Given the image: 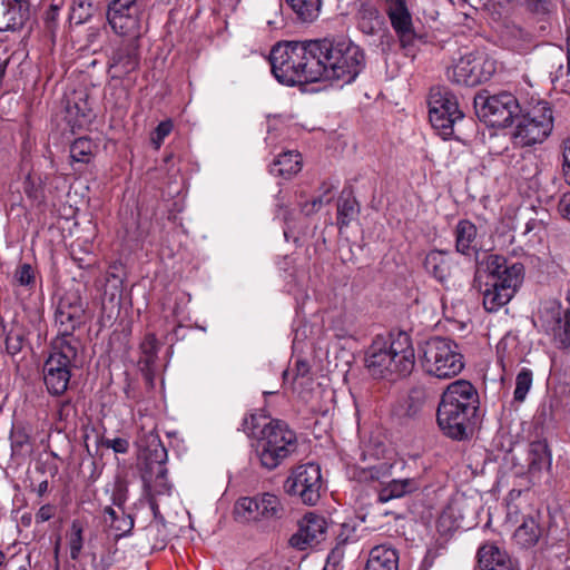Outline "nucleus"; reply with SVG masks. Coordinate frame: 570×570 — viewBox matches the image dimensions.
<instances>
[{
	"label": "nucleus",
	"mask_w": 570,
	"mask_h": 570,
	"mask_svg": "<svg viewBox=\"0 0 570 570\" xmlns=\"http://www.w3.org/2000/svg\"><path fill=\"white\" fill-rule=\"evenodd\" d=\"M243 432L253 440V448L261 465L271 471L296 451L297 438L288 425L264 413H250L242 423Z\"/></svg>",
	"instance_id": "nucleus-1"
},
{
	"label": "nucleus",
	"mask_w": 570,
	"mask_h": 570,
	"mask_svg": "<svg viewBox=\"0 0 570 570\" xmlns=\"http://www.w3.org/2000/svg\"><path fill=\"white\" fill-rule=\"evenodd\" d=\"M480 397L466 380L450 383L441 395L436 411L438 425L444 435L462 441L468 439L478 422Z\"/></svg>",
	"instance_id": "nucleus-2"
},
{
	"label": "nucleus",
	"mask_w": 570,
	"mask_h": 570,
	"mask_svg": "<svg viewBox=\"0 0 570 570\" xmlns=\"http://www.w3.org/2000/svg\"><path fill=\"white\" fill-rule=\"evenodd\" d=\"M365 367L375 379L395 380L412 373L415 352L405 331L376 335L365 352Z\"/></svg>",
	"instance_id": "nucleus-3"
},
{
	"label": "nucleus",
	"mask_w": 570,
	"mask_h": 570,
	"mask_svg": "<svg viewBox=\"0 0 570 570\" xmlns=\"http://www.w3.org/2000/svg\"><path fill=\"white\" fill-rule=\"evenodd\" d=\"M318 81L350 85L366 66L363 49L344 36L317 39Z\"/></svg>",
	"instance_id": "nucleus-4"
},
{
	"label": "nucleus",
	"mask_w": 570,
	"mask_h": 570,
	"mask_svg": "<svg viewBox=\"0 0 570 570\" xmlns=\"http://www.w3.org/2000/svg\"><path fill=\"white\" fill-rule=\"evenodd\" d=\"M268 59L273 76L282 85L318 82L317 39L279 41L272 47Z\"/></svg>",
	"instance_id": "nucleus-5"
},
{
	"label": "nucleus",
	"mask_w": 570,
	"mask_h": 570,
	"mask_svg": "<svg viewBox=\"0 0 570 570\" xmlns=\"http://www.w3.org/2000/svg\"><path fill=\"white\" fill-rule=\"evenodd\" d=\"M490 281L483 291V306L488 312H498L508 304L522 284L524 267L521 263H508L504 256L491 254L485 259Z\"/></svg>",
	"instance_id": "nucleus-6"
},
{
	"label": "nucleus",
	"mask_w": 570,
	"mask_h": 570,
	"mask_svg": "<svg viewBox=\"0 0 570 570\" xmlns=\"http://www.w3.org/2000/svg\"><path fill=\"white\" fill-rule=\"evenodd\" d=\"M423 371L436 379H452L464 368V357L459 345L451 338L434 336L420 348Z\"/></svg>",
	"instance_id": "nucleus-7"
},
{
	"label": "nucleus",
	"mask_w": 570,
	"mask_h": 570,
	"mask_svg": "<svg viewBox=\"0 0 570 570\" xmlns=\"http://www.w3.org/2000/svg\"><path fill=\"white\" fill-rule=\"evenodd\" d=\"M79 351L66 342L50 344V353L42 367L43 383L50 395L61 396L67 392L72 370L78 367Z\"/></svg>",
	"instance_id": "nucleus-8"
},
{
	"label": "nucleus",
	"mask_w": 570,
	"mask_h": 570,
	"mask_svg": "<svg viewBox=\"0 0 570 570\" xmlns=\"http://www.w3.org/2000/svg\"><path fill=\"white\" fill-rule=\"evenodd\" d=\"M517 119L512 138L521 147L542 144L553 129V111L547 101H539L524 114L520 112Z\"/></svg>",
	"instance_id": "nucleus-9"
},
{
	"label": "nucleus",
	"mask_w": 570,
	"mask_h": 570,
	"mask_svg": "<svg viewBox=\"0 0 570 570\" xmlns=\"http://www.w3.org/2000/svg\"><path fill=\"white\" fill-rule=\"evenodd\" d=\"M473 104L479 119L491 127L505 128L521 112L519 100L509 91L493 95L487 90L481 91L475 95Z\"/></svg>",
	"instance_id": "nucleus-10"
},
{
	"label": "nucleus",
	"mask_w": 570,
	"mask_h": 570,
	"mask_svg": "<svg viewBox=\"0 0 570 570\" xmlns=\"http://www.w3.org/2000/svg\"><path fill=\"white\" fill-rule=\"evenodd\" d=\"M429 119L443 139L454 135L456 121L464 118L455 95L446 87H433L429 95Z\"/></svg>",
	"instance_id": "nucleus-11"
},
{
	"label": "nucleus",
	"mask_w": 570,
	"mask_h": 570,
	"mask_svg": "<svg viewBox=\"0 0 570 570\" xmlns=\"http://www.w3.org/2000/svg\"><path fill=\"white\" fill-rule=\"evenodd\" d=\"M533 325L549 335L559 348L570 346V308H564L560 301L541 302Z\"/></svg>",
	"instance_id": "nucleus-12"
},
{
	"label": "nucleus",
	"mask_w": 570,
	"mask_h": 570,
	"mask_svg": "<svg viewBox=\"0 0 570 570\" xmlns=\"http://www.w3.org/2000/svg\"><path fill=\"white\" fill-rule=\"evenodd\" d=\"M146 3L144 0H114L107 19L111 29L128 39H140L144 32Z\"/></svg>",
	"instance_id": "nucleus-13"
},
{
	"label": "nucleus",
	"mask_w": 570,
	"mask_h": 570,
	"mask_svg": "<svg viewBox=\"0 0 570 570\" xmlns=\"http://www.w3.org/2000/svg\"><path fill=\"white\" fill-rule=\"evenodd\" d=\"M495 68L491 60L478 52H465L446 68V78L455 85L474 87L488 81Z\"/></svg>",
	"instance_id": "nucleus-14"
},
{
	"label": "nucleus",
	"mask_w": 570,
	"mask_h": 570,
	"mask_svg": "<svg viewBox=\"0 0 570 570\" xmlns=\"http://www.w3.org/2000/svg\"><path fill=\"white\" fill-rule=\"evenodd\" d=\"M141 445L138 460L144 470L145 479L155 478V491L158 494L170 492V484L167 481L166 462L168 459L167 450L158 435L150 434Z\"/></svg>",
	"instance_id": "nucleus-15"
},
{
	"label": "nucleus",
	"mask_w": 570,
	"mask_h": 570,
	"mask_svg": "<svg viewBox=\"0 0 570 570\" xmlns=\"http://www.w3.org/2000/svg\"><path fill=\"white\" fill-rule=\"evenodd\" d=\"M289 495H295L306 505H315L321 498L322 474L315 463L301 464L292 470L284 483Z\"/></svg>",
	"instance_id": "nucleus-16"
},
{
	"label": "nucleus",
	"mask_w": 570,
	"mask_h": 570,
	"mask_svg": "<svg viewBox=\"0 0 570 570\" xmlns=\"http://www.w3.org/2000/svg\"><path fill=\"white\" fill-rule=\"evenodd\" d=\"M140 65L139 39L121 41L111 52L109 58V71L112 78H122L137 70Z\"/></svg>",
	"instance_id": "nucleus-17"
},
{
	"label": "nucleus",
	"mask_w": 570,
	"mask_h": 570,
	"mask_svg": "<svg viewBox=\"0 0 570 570\" xmlns=\"http://www.w3.org/2000/svg\"><path fill=\"white\" fill-rule=\"evenodd\" d=\"M385 13L402 46L409 45L414 37V27L406 1L385 0Z\"/></svg>",
	"instance_id": "nucleus-18"
},
{
	"label": "nucleus",
	"mask_w": 570,
	"mask_h": 570,
	"mask_svg": "<svg viewBox=\"0 0 570 570\" xmlns=\"http://www.w3.org/2000/svg\"><path fill=\"white\" fill-rule=\"evenodd\" d=\"M326 530V521L315 513H306L299 523V529L289 539V544L298 550L318 543Z\"/></svg>",
	"instance_id": "nucleus-19"
},
{
	"label": "nucleus",
	"mask_w": 570,
	"mask_h": 570,
	"mask_svg": "<svg viewBox=\"0 0 570 570\" xmlns=\"http://www.w3.org/2000/svg\"><path fill=\"white\" fill-rule=\"evenodd\" d=\"M30 17L28 0H0V31L20 30Z\"/></svg>",
	"instance_id": "nucleus-20"
},
{
	"label": "nucleus",
	"mask_w": 570,
	"mask_h": 570,
	"mask_svg": "<svg viewBox=\"0 0 570 570\" xmlns=\"http://www.w3.org/2000/svg\"><path fill=\"white\" fill-rule=\"evenodd\" d=\"M481 570H519L518 563L493 542H485L476 552Z\"/></svg>",
	"instance_id": "nucleus-21"
},
{
	"label": "nucleus",
	"mask_w": 570,
	"mask_h": 570,
	"mask_svg": "<svg viewBox=\"0 0 570 570\" xmlns=\"http://www.w3.org/2000/svg\"><path fill=\"white\" fill-rule=\"evenodd\" d=\"M86 316L65 314L61 312L55 313V322L58 328L56 337L51 341V344L68 343L76 348H81V341L73 335L77 328H80L85 324Z\"/></svg>",
	"instance_id": "nucleus-22"
},
{
	"label": "nucleus",
	"mask_w": 570,
	"mask_h": 570,
	"mask_svg": "<svg viewBox=\"0 0 570 570\" xmlns=\"http://www.w3.org/2000/svg\"><path fill=\"white\" fill-rule=\"evenodd\" d=\"M453 259L450 253L444 250H431L424 259V268L436 281L443 283L451 276Z\"/></svg>",
	"instance_id": "nucleus-23"
},
{
	"label": "nucleus",
	"mask_w": 570,
	"mask_h": 570,
	"mask_svg": "<svg viewBox=\"0 0 570 570\" xmlns=\"http://www.w3.org/2000/svg\"><path fill=\"white\" fill-rule=\"evenodd\" d=\"M476 226L466 219L460 220L454 230L456 252L471 256L478 253Z\"/></svg>",
	"instance_id": "nucleus-24"
},
{
	"label": "nucleus",
	"mask_w": 570,
	"mask_h": 570,
	"mask_svg": "<svg viewBox=\"0 0 570 570\" xmlns=\"http://www.w3.org/2000/svg\"><path fill=\"white\" fill-rule=\"evenodd\" d=\"M399 554L397 551L386 544L374 547L366 562L364 570H397Z\"/></svg>",
	"instance_id": "nucleus-25"
},
{
	"label": "nucleus",
	"mask_w": 570,
	"mask_h": 570,
	"mask_svg": "<svg viewBox=\"0 0 570 570\" xmlns=\"http://www.w3.org/2000/svg\"><path fill=\"white\" fill-rule=\"evenodd\" d=\"M302 169V156L299 153L288 150L279 154L271 164L269 173L285 179L292 178Z\"/></svg>",
	"instance_id": "nucleus-26"
},
{
	"label": "nucleus",
	"mask_w": 570,
	"mask_h": 570,
	"mask_svg": "<svg viewBox=\"0 0 570 570\" xmlns=\"http://www.w3.org/2000/svg\"><path fill=\"white\" fill-rule=\"evenodd\" d=\"M0 325L4 337L6 352L11 356L19 354L26 342L27 332L24 326L17 321L4 323L3 320L0 321Z\"/></svg>",
	"instance_id": "nucleus-27"
},
{
	"label": "nucleus",
	"mask_w": 570,
	"mask_h": 570,
	"mask_svg": "<svg viewBox=\"0 0 570 570\" xmlns=\"http://www.w3.org/2000/svg\"><path fill=\"white\" fill-rule=\"evenodd\" d=\"M542 534L537 517L529 515L523 519L513 534L515 543L521 548H531L535 546Z\"/></svg>",
	"instance_id": "nucleus-28"
},
{
	"label": "nucleus",
	"mask_w": 570,
	"mask_h": 570,
	"mask_svg": "<svg viewBox=\"0 0 570 570\" xmlns=\"http://www.w3.org/2000/svg\"><path fill=\"white\" fill-rule=\"evenodd\" d=\"M420 489V481L415 478L394 479L381 489L379 501L387 502L393 499L410 494Z\"/></svg>",
	"instance_id": "nucleus-29"
},
{
	"label": "nucleus",
	"mask_w": 570,
	"mask_h": 570,
	"mask_svg": "<svg viewBox=\"0 0 570 570\" xmlns=\"http://www.w3.org/2000/svg\"><path fill=\"white\" fill-rule=\"evenodd\" d=\"M104 520L114 532L116 540L129 534L134 528V519L130 514H126L125 512L119 514L111 507L105 508Z\"/></svg>",
	"instance_id": "nucleus-30"
},
{
	"label": "nucleus",
	"mask_w": 570,
	"mask_h": 570,
	"mask_svg": "<svg viewBox=\"0 0 570 570\" xmlns=\"http://www.w3.org/2000/svg\"><path fill=\"white\" fill-rule=\"evenodd\" d=\"M426 400L425 389L412 387L399 405V414L404 417H415L423 409Z\"/></svg>",
	"instance_id": "nucleus-31"
},
{
	"label": "nucleus",
	"mask_w": 570,
	"mask_h": 570,
	"mask_svg": "<svg viewBox=\"0 0 570 570\" xmlns=\"http://www.w3.org/2000/svg\"><path fill=\"white\" fill-rule=\"evenodd\" d=\"M298 20L302 22L314 21L321 11V0H286Z\"/></svg>",
	"instance_id": "nucleus-32"
},
{
	"label": "nucleus",
	"mask_w": 570,
	"mask_h": 570,
	"mask_svg": "<svg viewBox=\"0 0 570 570\" xmlns=\"http://www.w3.org/2000/svg\"><path fill=\"white\" fill-rule=\"evenodd\" d=\"M99 0H73L70 9V20L76 24L89 21L99 9Z\"/></svg>",
	"instance_id": "nucleus-33"
},
{
	"label": "nucleus",
	"mask_w": 570,
	"mask_h": 570,
	"mask_svg": "<svg viewBox=\"0 0 570 570\" xmlns=\"http://www.w3.org/2000/svg\"><path fill=\"white\" fill-rule=\"evenodd\" d=\"M360 207L352 195L341 196L337 203V225L340 228L347 227L358 215Z\"/></svg>",
	"instance_id": "nucleus-34"
},
{
	"label": "nucleus",
	"mask_w": 570,
	"mask_h": 570,
	"mask_svg": "<svg viewBox=\"0 0 570 570\" xmlns=\"http://www.w3.org/2000/svg\"><path fill=\"white\" fill-rule=\"evenodd\" d=\"M95 145L91 139L80 137L70 146V159L72 163L88 164L91 160Z\"/></svg>",
	"instance_id": "nucleus-35"
},
{
	"label": "nucleus",
	"mask_w": 570,
	"mask_h": 570,
	"mask_svg": "<svg viewBox=\"0 0 570 570\" xmlns=\"http://www.w3.org/2000/svg\"><path fill=\"white\" fill-rule=\"evenodd\" d=\"M529 470L531 472L540 471L543 465H550V455L547 444L542 442L531 443L529 455Z\"/></svg>",
	"instance_id": "nucleus-36"
},
{
	"label": "nucleus",
	"mask_w": 570,
	"mask_h": 570,
	"mask_svg": "<svg viewBox=\"0 0 570 570\" xmlns=\"http://www.w3.org/2000/svg\"><path fill=\"white\" fill-rule=\"evenodd\" d=\"M56 312L86 316V308L81 297L77 293H67L57 305Z\"/></svg>",
	"instance_id": "nucleus-37"
},
{
	"label": "nucleus",
	"mask_w": 570,
	"mask_h": 570,
	"mask_svg": "<svg viewBox=\"0 0 570 570\" xmlns=\"http://www.w3.org/2000/svg\"><path fill=\"white\" fill-rule=\"evenodd\" d=\"M257 503L250 497H244L236 501L234 513L242 521H258Z\"/></svg>",
	"instance_id": "nucleus-38"
},
{
	"label": "nucleus",
	"mask_w": 570,
	"mask_h": 570,
	"mask_svg": "<svg viewBox=\"0 0 570 570\" xmlns=\"http://www.w3.org/2000/svg\"><path fill=\"white\" fill-rule=\"evenodd\" d=\"M12 284L14 286H21L28 289H33L36 286L35 268L28 263L18 265L13 273Z\"/></svg>",
	"instance_id": "nucleus-39"
},
{
	"label": "nucleus",
	"mask_w": 570,
	"mask_h": 570,
	"mask_svg": "<svg viewBox=\"0 0 570 570\" xmlns=\"http://www.w3.org/2000/svg\"><path fill=\"white\" fill-rule=\"evenodd\" d=\"M533 381V374L530 368L523 367L515 377V389L513 392L514 401L521 403L525 400Z\"/></svg>",
	"instance_id": "nucleus-40"
},
{
	"label": "nucleus",
	"mask_w": 570,
	"mask_h": 570,
	"mask_svg": "<svg viewBox=\"0 0 570 570\" xmlns=\"http://www.w3.org/2000/svg\"><path fill=\"white\" fill-rule=\"evenodd\" d=\"M547 233V225L542 219L530 218L525 223L522 236L527 238V243L534 245L541 243Z\"/></svg>",
	"instance_id": "nucleus-41"
},
{
	"label": "nucleus",
	"mask_w": 570,
	"mask_h": 570,
	"mask_svg": "<svg viewBox=\"0 0 570 570\" xmlns=\"http://www.w3.org/2000/svg\"><path fill=\"white\" fill-rule=\"evenodd\" d=\"M261 504H263V519L279 518L283 511L279 499L271 493L261 495Z\"/></svg>",
	"instance_id": "nucleus-42"
},
{
	"label": "nucleus",
	"mask_w": 570,
	"mask_h": 570,
	"mask_svg": "<svg viewBox=\"0 0 570 570\" xmlns=\"http://www.w3.org/2000/svg\"><path fill=\"white\" fill-rule=\"evenodd\" d=\"M82 528L77 522H73L69 534V550L70 558L72 560H77L79 558L82 550Z\"/></svg>",
	"instance_id": "nucleus-43"
},
{
	"label": "nucleus",
	"mask_w": 570,
	"mask_h": 570,
	"mask_svg": "<svg viewBox=\"0 0 570 570\" xmlns=\"http://www.w3.org/2000/svg\"><path fill=\"white\" fill-rule=\"evenodd\" d=\"M43 188H45V183L42 181V179L40 177L37 180L31 174H29L26 177L24 191L30 198H33V199L42 198L43 196L41 194V190Z\"/></svg>",
	"instance_id": "nucleus-44"
},
{
	"label": "nucleus",
	"mask_w": 570,
	"mask_h": 570,
	"mask_svg": "<svg viewBox=\"0 0 570 570\" xmlns=\"http://www.w3.org/2000/svg\"><path fill=\"white\" fill-rule=\"evenodd\" d=\"M171 130H173L171 120H164L158 124V126L156 127L154 135L151 137V141L156 146V148L160 147L164 139L171 132Z\"/></svg>",
	"instance_id": "nucleus-45"
},
{
	"label": "nucleus",
	"mask_w": 570,
	"mask_h": 570,
	"mask_svg": "<svg viewBox=\"0 0 570 570\" xmlns=\"http://www.w3.org/2000/svg\"><path fill=\"white\" fill-rule=\"evenodd\" d=\"M102 445L112 449L116 453H127L129 450V442L122 438L104 439Z\"/></svg>",
	"instance_id": "nucleus-46"
},
{
	"label": "nucleus",
	"mask_w": 570,
	"mask_h": 570,
	"mask_svg": "<svg viewBox=\"0 0 570 570\" xmlns=\"http://www.w3.org/2000/svg\"><path fill=\"white\" fill-rule=\"evenodd\" d=\"M76 409L69 400H65L59 402L57 416L59 421H69L71 417H75Z\"/></svg>",
	"instance_id": "nucleus-47"
},
{
	"label": "nucleus",
	"mask_w": 570,
	"mask_h": 570,
	"mask_svg": "<svg viewBox=\"0 0 570 570\" xmlns=\"http://www.w3.org/2000/svg\"><path fill=\"white\" fill-rule=\"evenodd\" d=\"M528 6L534 13L538 14H549L553 9L554 6L549 0H527Z\"/></svg>",
	"instance_id": "nucleus-48"
},
{
	"label": "nucleus",
	"mask_w": 570,
	"mask_h": 570,
	"mask_svg": "<svg viewBox=\"0 0 570 570\" xmlns=\"http://www.w3.org/2000/svg\"><path fill=\"white\" fill-rule=\"evenodd\" d=\"M112 503L117 505L118 508H121L124 503L127 500V488L122 482H117L112 495H111Z\"/></svg>",
	"instance_id": "nucleus-49"
},
{
	"label": "nucleus",
	"mask_w": 570,
	"mask_h": 570,
	"mask_svg": "<svg viewBox=\"0 0 570 570\" xmlns=\"http://www.w3.org/2000/svg\"><path fill=\"white\" fill-rule=\"evenodd\" d=\"M508 343V338H502L497 345L498 362L501 364L503 370H505L508 364H511V360L507 355Z\"/></svg>",
	"instance_id": "nucleus-50"
},
{
	"label": "nucleus",
	"mask_w": 570,
	"mask_h": 570,
	"mask_svg": "<svg viewBox=\"0 0 570 570\" xmlns=\"http://www.w3.org/2000/svg\"><path fill=\"white\" fill-rule=\"evenodd\" d=\"M142 353L154 356L157 352V340L154 334H147L141 343Z\"/></svg>",
	"instance_id": "nucleus-51"
},
{
	"label": "nucleus",
	"mask_w": 570,
	"mask_h": 570,
	"mask_svg": "<svg viewBox=\"0 0 570 570\" xmlns=\"http://www.w3.org/2000/svg\"><path fill=\"white\" fill-rule=\"evenodd\" d=\"M293 379L305 377L309 373V365L306 361L297 360L294 367L291 370Z\"/></svg>",
	"instance_id": "nucleus-52"
},
{
	"label": "nucleus",
	"mask_w": 570,
	"mask_h": 570,
	"mask_svg": "<svg viewBox=\"0 0 570 570\" xmlns=\"http://www.w3.org/2000/svg\"><path fill=\"white\" fill-rule=\"evenodd\" d=\"M558 212L563 217L570 220V193L562 195L558 203Z\"/></svg>",
	"instance_id": "nucleus-53"
},
{
	"label": "nucleus",
	"mask_w": 570,
	"mask_h": 570,
	"mask_svg": "<svg viewBox=\"0 0 570 570\" xmlns=\"http://www.w3.org/2000/svg\"><path fill=\"white\" fill-rule=\"evenodd\" d=\"M55 508L50 504L42 505L36 513V521L38 523L46 522L53 517Z\"/></svg>",
	"instance_id": "nucleus-54"
},
{
	"label": "nucleus",
	"mask_w": 570,
	"mask_h": 570,
	"mask_svg": "<svg viewBox=\"0 0 570 570\" xmlns=\"http://www.w3.org/2000/svg\"><path fill=\"white\" fill-rule=\"evenodd\" d=\"M58 16H59V13L55 12V9H48L45 12V18H43L45 24H46V28L51 32H53L55 29L57 28Z\"/></svg>",
	"instance_id": "nucleus-55"
},
{
	"label": "nucleus",
	"mask_w": 570,
	"mask_h": 570,
	"mask_svg": "<svg viewBox=\"0 0 570 570\" xmlns=\"http://www.w3.org/2000/svg\"><path fill=\"white\" fill-rule=\"evenodd\" d=\"M320 204L321 202L320 200H315L314 198L309 202H305L303 204H299L301 206V212L306 215V216H309V215H313L315 214L316 212H318L321 209L320 207Z\"/></svg>",
	"instance_id": "nucleus-56"
},
{
	"label": "nucleus",
	"mask_w": 570,
	"mask_h": 570,
	"mask_svg": "<svg viewBox=\"0 0 570 570\" xmlns=\"http://www.w3.org/2000/svg\"><path fill=\"white\" fill-rule=\"evenodd\" d=\"M334 188V186L332 184H328V183H323L322 184V189H323V193L320 197H316L314 198L315 200H320L321 204H320V207H322L324 204H330L331 200H332V197L330 196L332 189Z\"/></svg>",
	"instance_id": "nucleus-57"
},
{
	"label": "nucleus",
	"mask_w": 570,
	"mask_h": 570,
	"mask_svg": "<svg viewBox=\"0 0 570 570\" xmlns=\"http://www.w3.org/2000/svg\"><path fill=\"white\" fill-rule=\"evenodd\" d=\"M385 468H386V464H384V463L370 468L367 471H364V473H365L364 479L365 480H367V479L380 480L381 471Z\"/></svg>",
	"instance_id": "nucleus-58"
},
{
	"label": "nucleus",
	"mask_w": 570,
	"mask_h": 570,
	"mask_svg": "<svg viewBox=\"0 0 570 570\" xmlns=\"http://www.w3.org/2000/svg\"><path fill=\"white\" fill-rule=\"evenodd\" d=\"M276 207L278 208L277 210V216H282V218L287 222L288 220V212L284 209V203H283V197L281 196V194L277 195V204H276Z\"/></svg>",
	"instance_id": "nucleus-59"
},
{
	"label": "nucleus",
	"mask_w": 570,
	"mask_h": 570,
	"mask_svg": "<svg viewBox=\"0 0 570 570\" xmlns=\"http://www.w3.org/2000/svg\"><path fill=\"white\" fill-rule=\"evenodd\" d=\"M563 175L566 181L570 185V160H563Z\"/></svg>",
	"instance_id": "nucleus-60"
},
{
	"label": "nucleus",
	"mask_w": 570,
	"mask_h": 570,
	"mask_svg": "<svg viewBox=\"0 0 570 570\" xmlns=\"http://www.w3.org/2000/svg\"><path fill=\"white\" fill-rule=\"evenodd\" d=\"M563 160H570V138L564 141Z\"/></svg>",
	"instance_id": "nucleus-61"
},
{
	"label": "nucleus",
	"mask_w": 570,
	"mask_h": 570,
	"mask_svg": "<svg viewBox=\"0 0 570 570\" xmlns=\"http://www.w3.org/2000/svg\"><path fill=\"white\" fill-rule=\"evenodd\" d=\"M256 503H257V512H258V520H262L263 519V511H262V508H263V504H261V495H257V497H252Z\"/></svg>",
	"instance_id": "nucleus-62"
},
{
	"label": "nucleus",
	"mask_w": 570,
	"mask_h": 570,
	"mask_svg": "<svg viewBox=\"0 0 570 570\" xmlns=\"http://www.w3.org/2000/svg\"><path fill=\"white\" fill-rule=\"evenodd\" d=\"M48 490V481L45 480L38 485V494L43 495Z\"/></svg>",
	"instance_id": "nucleus-63"
},
{
	"label": "nucleus",
	"mask_w": 570,
	"mask_h": 570,
	"mask_svg": "<svg viewBox=\"0 0 570 570\" xmlns=\"http://www.w3.org/2000/svg\"><path fill=\"white\" fill-rule=\"evenodd\" d=\"M567 55L570 53V30H568V36L566 40Z\"/></svg>",
	"instance_id": "nucleus-64"
}]
</instances>
